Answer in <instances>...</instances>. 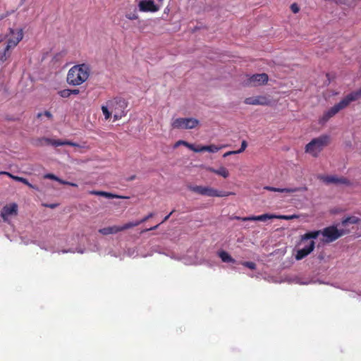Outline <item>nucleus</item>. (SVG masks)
Segmentation results:
<instances>
[{"label": "nucleus", "mask_w": 361, "mask_h": 361, "mask_svg": "<svg viewBox=\"0 0 361 361\" xmlns=\"http://www.w3.org/2000/svg\"><path fill=\"white\" fill-rule=\"evenodd\" d=\"M58 94L63 98H68L71 96V92L69 89H64L60 90Z\"/></svg>", "instance_id": "30"}, {"label": "nucleus", "mask_w": 361, "mask_h": 361, "mask_svg": "<svg viewBox=\"0 0 361 361\" xmlns=\"http://www.w3.org/2000/svg\"><path fill=\"white\" fill-rule=\"evenodd\" d=\"M22 177H19V176H14L13 175V176H11V178L15 180H17V181H20V179H21Z\"/></svg>", "instance_id": "45"}, {"label": "nucleus", "mask_w": 361, "mask_h": 361, "mask_svg": "<svg viewBox=\"0 0 361 361\" xmlns=\"http://www.w3.org/2000/svg\"><path fill=\"white\" fill-rule=\"evenodd\" d=\"M135 178V176H133L132 177L130 178V180H133Z\"/></svg>", "instance_id": "49"}, {"label": "nucleus", "mask_w": 361, "mask_h": 361, "mask_svg": "<svg viewBox=\"0 0 361 361\" xmlns=\"http://www.w3.org/2000/svg\"><path fill=\"white\" fill-rule=\"evenodd\" d=\"M321 180H322L324 183H335L338 184V177L335 176H322Z\"/></svg>", "instance_id": "23"}, {"label": "nucleus", "mask_w": 361, "mask_h": 361, "mask_svg": "<svg viewBox=\"0 0 361 361\" xmlns=\"http://www.w3.org/2000/svg\"><path fill=\"white\" fill-rule=\"evenodd\" d=\"M188 188L197 194L204 195L207 197H228L231 195H234L232 192H226L223 190H219L212 187L202 186V185H188Z\"/></svg>", "instance_id": "5"}, {"label": "nucleus", "mask_w": 361, "mask_h": 361, "mask_svg": "<svg viewBox=\"0 0 361 361\" xmlns=\"http://www.w3.org/2000/svg\"><path fill=\"white\" fill-rule=\"evenodd\" d=\"M18 205L16 203H12L4 206L1 210V216L4 221H8V216L11 215H17Z\"/></svg>", "instance_id": "13"}, {"label": "nucleus", "mask_w": 361, "mask_h": 361, "mask_svg": "<svg viewBox=\"0 0 361 361\" xmlns=\"http://www.w3.org/2000/svg\"><path fill=\"white\" fill-rule=\"evenodd\" d=\"M89 193L91 195H98V196H102L106 198L109 199H128V197L123 196V195H118L116 194H113L111 192H105V191H99V190H90L89 191Z\"/></svg>", "instance_id": "17"}, {"label": "nucleus", "mask_w": 361, "mask_h": 361, "mask_svg": "<svg viewBox=\"0 0 361 361\" xmlns=\"http://www.w3.org/2000/svg\"><path fill=\"white\" fill-rule=\"evenodd\" d=\"M109 107L108 106L107 104L106 106H104V105L102 106V108H101L106 120L109 119L111 116V112L109 111Z\"/></svg>", "instance_id": "27"}, {"label": "nucleus", "mask_w": 361, "mask_h": 361, "mask_svg": "<svg viewBox=\"0 0 361 361\" xmlns=\"http://www.w3.org/2000/svg\"><path fill=\"white\" fill-rule=\"evenodd\" d=\"M360 97L361 87L356 91H353L349 93L344 98H343L338 103L336 104L328 111H325L320 118V123H324L327 122L331 118L334 116L340 111L348 107L351 102L359 99Z\"/></svg>", "instance_id": "2"}, {"label": "nucleus", "mask_w": 361, "mask_h": 361, "mask_svg": "<svg viewBox=\"0 0 361 361\" xmlns=\"http://www.w3.org/2000/svg\"><path fill=\"white\" fill-rule=\"evenodd\" d=\"M90 66L86 63L73 66L67 75V82L69 85L77 86L85 82L90 74Z\"/></svg>", "instance_id": "3"}, {"label": "nucleus", "mask_w": 361, "mask_h": 361, "mask_svg": "<svg viewBox=\"0 0 361 361\" xmlns=\"http://www.w3.org/2000/svg\"><path fill=\"white\" fill-rule=\"evenodd\" d=\"M276 219H286V220H289V219H291L293 218V216H285V215H281V216H276Z\"/></svg>", "instance_id": "38"}, {"label": "nucleus", "mask_w": 361, "mask_h": 361, "mask_svg": "<svg viewBox=\"0 0 361 361\" xmlns=\"http://www.w3.org/2000/svg\"><path fill=\"white\" fill-rule=\"evenodd\" d=\"M290 9L293 13H298L300 11V8L296 3H293L290 5Z\"/></svg>", "instance_id": "34"}, {"label": "nucleus", "mask_w": 361, "mask_h": 361, "mask_svg": "<svg viewBox=\"0 0 361 361\" xmlns=\"http://www.w3.org/2000/svg\"><path fill=\"white\" fill-rule=\"evenodd\" d=\"M23 33L22 30H19L16 33V39L13 40L10 39L7 41L6 47L2 51H0V64L3 63L4 61L7 60V59L10 56L11 54L9 50L12 48H14L19 42L23 39Z\"/></svg>", "instance_id": "7"}, {"label": "nucleus", "mask_w": 361, "mask_h": 361, "mask_svg": "<svg viewBox=\"0 0 361 361\" xmlns=\"http://www.w3.org/2000/svg\"><path fill=\"white\" fill-rule=\"evenodd\" d=\"M244 103L248 105L270 106L272 103V101L267 96L259 95L245 98Z\"/></svg>", "instance_id": "10"}, {"label": "nucleus", "mask_w": 361, "mask_h": 361, "mask_svg": "<svg viewBox=\"0 0 361 361\" xmlns=\"http://www.w3.org/2000/svg\"><path fill=\"white\" fill-rule=\"evenodd\" d=\"M315 247V242L310 240L308 242V247H302L297 250L295 257L297 260H301L309 255Z\"/></svg>", "instance_id": "12"}, {"label": "nucleus", "mask_w": 361, "mask_h": 361, "mask_svg": "<svg viewBox=\"0 0 361 361\" xmlns=\"http://www.w3.org/2000/svg\"><path fill=\"white\" fill-rule=\"evenodd\" d=\"M125 16L129 20H137L138 18V15L135 8L133 10V11L127 12Z\"/></svg>", "instance_id": "28"}, {"label": "nucleus", "mask_w": 361, "mask_h": 361, "mask_svg": "<svg viewBox=\"0 0 361 361\" xmlns=\"http://www.w3.org/2000/svg\"><path fill=\"white\" fill-rule=\"evenodd\" d=\"M108 106L114 112V121L121 119L126 115L127 101L121 97H114L106 102Z\"/></svg>", "instance_id": "6"}, {"label": "nucleus", "mask_w": 361, "mask_h": 361, "mask_svg": "<svg viewBox=\"0 0 361 361\" xmlns=\"http://www.w3.org/2000/svg\"><path fill=\"white\" fill-rule=\"evenodd\" d=\"M310 240H312V239H310V240H308L304 243H299V245H302V244H305V247H308V242L310 241Z\"/></svg>", "instance_id": "46"}, {"label": "nucleus", "mask_w": 361, "mask_h": 361, "mask_svg": "<svg viewBox=\"0 0 361 361\" xmlns=\"http://www.w3.org/2000/svg\"><path fill=\"white\" fill-rule=\"evenodd\" d=\"M138 6L140 11L142 12H156L159 10L158 6L152 0H142Z\"/></svg>", "instance_id": "14"}, {"label": "nucleus", "mask_w": 361, "mask_h": 361, "mask_svg": "<svg viewBox=\"0 0 361 361\" xmlns=\"http://www.w3.org/2000/svg\"><path fill=\"white\" fill-rule=\"evenodd\" d=\"M220 149H221V147H217L214 145H211L202 146L200 147V150H204V152L207 151L209 152L215 153V152H217Z\"/></svg>", "instance_id": "24"}, {"label": "nucleus", "mask_w": 361, "mask_h": 361, "mask_svg": "<svg viewBox=\"0 0 361 361\" xmlns=\"http://www.w3.org/2000/svg\"><path fill=\"white\" fill-rule=\"evenodd\" d=\"M346 232L343 229H338L335 226L326 227L322 231H313L307 232L300 237V243H304L310 239H316L320 234L325 238L323 240L324 243H329L338 239L340 237L345 234Z\"/></svg>", "instance_id": "1"}, {"label": "nucleus", "mask_w": 361, "mask_h": 361, "mask_svg": "<svg viewBox=\"0 0 361 361\" xmlns=\"http://www.w3.org/2000/svg\"><path fill=\"white\" fill-rule=\"evenodd\" d=\"M207 171L209 172L214 173L216 175L221 176L224 177V178H226L229 176V171L224 166H221L218 169H215L214 168L209 167L207 169Z\"/></svg>", "instance_id": "18"}, {"label": "nucleus", "mask_w": 361, "mask_h": 361, "mask_svg": "<svg viewBox=\"0 0 361 361\" xmlns=\"http://www.w3.org/2000/svg\"><path fill=\"white\" fill-rule=\"evenodd\" d=\"M154 213H152V212L149 213V214L145 216L144 218H142V219L138 221L140 222V224L147 221L150 218H152L154 216Z\"/></svg>", "instance_id": "36"}, {"label": "nucleus", "mask_w": 361, "mask_h": 361, "mask_svg": "<svg viewBox=\"0 0 361 361\" xmlns=\"http://www.w3.org/2000/svg\"><path fill=\"white\" fill-rule=\"evenodd\" d=\"M331 142V137L324 134L312 139L305 145V152L313 157H317Z\"/></svg>", "instance_id": "4"}, {"label": "nucleus", "mask_w": 361, "mask_h": 361, "mask_svg": "<svg viewBox=\"0 0 361 361\" xmlns=\"http://www.w3.org/2000/svg\"><path fill=\"white\" fill-rule=\"evenodd\" d=\"M276 217V215L274 214H264L259 216H250L243 218H239L238 219H241L243 221H265L268 219H274Z\"/></svg>", "instance_id": "16"}, {"label": "nucleus", "mask_w": 361, "mask_h": 361, "mask_svg": "<svg viewBox=\"0 0 361 361\" xmlns=\"http://www.w3.org/2000/svg\"><path fill=\"white\" fill-rule=\"evenodd\" d=\"M269 80L268 75L267 73H257L250 76L247 80L244 82V85L256 87L258 85H264Z\"/></svg>", "instance_id": "9"}, {"label": "nucleus", "mask_w": 361, "mask_h": 361, "mask_svg": "<svg viewBox=\"0 0 361 361\" xmlns=\"http://www.w3.org/2000/svg\"><path fill=\"white\" fill-rule=\"evenodd\" d=\"M202 147V146H198V147H195V146L192 145V148H190V149L192 150V151H193V152H204V150H199V149H200V147Z\"/></svg>", "instance_id": "39"}, {"label": "nucleus", "mask_w": 361, "mask_h": 361, "mask_svg": "<svg viewBox=\"0 0 361 361\" xmlns=\"http://www.w3.org/2000/svg\"><path fill=\"white\" fill-rule=\"evenodd\" d=\"M180 145H184L185 147H187L188 148H192V144H190L189 142H186V141H184V140H178V142H176V144L174 145V147L176 148L178 147V146Z\"/></svg>", "instance_id": "29"}, {"label": "nucleus", "mask_w": 361, "mask_h": 361, "mask_svg": "<svg viewBox=\"0 0 361 361\" xmlns=\"http://www.w3.org/2000/svg\"><path fill=\"white\" fill-rule=\"evenodd\" d=\"M247 147V142L245 140H243L241 142L240 148L238 150H236V152H238L239 154L242 153L243 152H244L245 150Z\"/></svg>", "instance_id": "33"}, {"label": "nucleus", "mask_w": 361, "mask_h": 361, "mask_svg": "<svg viewBox=\"0 0 361 361\" xmlns=\"http://www.w3.org/2000/svg\"><path fill=\"white\" fill-rule=\"evenodd\" d=\"M57 205H58L57 204H44V207H49L51 209H54V208L56 207Z\"/></svg>", "instance_id": "41"}, {"label": "nucleus", "mask_w": 361, "mask_h": 361, "mask_svg": "<svg viewBox=\"0 0 361 361\" xmlns=\"http://www.w3.org/2000/svg\"><path fill=\"white\" fill-rule=\"evenodd\" d=\"M264 190L271 191V192H286V193H293L300 191L307 190V188H274L271 186H265L264 188Z\"/></svg>", "instance_id": "15"}, {"label": "nucleus", "mask_w": 361, "mask_h": 361, "mask_svg": "<svg viewBox=\"0 0 361 361\" xmlns=\"http://www.w3.org/2000/svg\"><path fill=\"white\" fill-rule=\"evenodd\" d=\"M19 30H22V31H23V30H22V29H19V30H16V31H15V30H13V29L10 28V34H11V37H9V38H8V41L10 39H12L15 40V39H16V33H17V32H18V31H19Z\"/></svg>", "instance_id": "35"}, {"label": "nucleus", "mask_w": 361, "mask_h": 361, "mask_svg": "<svg viewBox=\"0 0 361 361\" xmlns=\"http://www.w3.org/2000/svg\"><path fill=\"white\" fill-rule=\"evenodd\" d=\"M25 1V0H20L21 4H24Z\"/></svg>", "instance_id": "48"}, {"label": "nucleus", "mask_w": 361, "mask_h": 361, "mask_svg": "<svg viewBox=\"0 0 361 361\" xmlns=\"http://www.w3.org/2000/svg\"><path fill=\"white\" fill-rule=\"evenodd\" d=\"M174 212H175V210L171 211V212H170L167 216H166L164 218L163 221H162L160 224H157V225H156V226H152V227H151V228H146V229L143 230L141 233H145V232H147V231H154V230H156V229L159 227V226L160 224H161L164 223L165 221H166L169 219V217L171 216V215Z\"/></svg>", "instance_id": "25"}, {"label": "nucleus", "mask_w": 361, "mask_h": 361, "mask_svg": "<svg viewBox=\"0 0 361 361\" xmlns=\"http://www.w3.org/2000/svg\"><path fill=\"white\" fill-rule=\"evenodd\" d=\"M338 184H344L346 185H350L351 183L346 178L341 177V178H338Z\"/></svg>", "instance_id": "32"}, {"label": "nucleus", "mask_w": 361, "mask_h": 361, "mask_svg": "<svg viewBox=\"0 0 361 361\" xmlns=\"http://www.w3.org/2000/svg\"><path fill=\"white\" fill-rule=\"evenodd\" d=\"M8 14H9L8 12H7L5 14L0 15V20L5 18L6 17H7L8 16Z\"/></svg>", "instance_id": "47"}, {"label": "nucleus", "mask_w": 361, "mask_h": 361, "mask_svg": "<svg viewBox=\"0 0 361 361\" xmlns=\"http://www.w3.org/2000/svg\"><path fill=\"white\" fill-rule=\"evenodd\" d=\"M199 124V121L193 118H178L171 123L173 128L192 129Z\"/></svg>", "instance_id": "8"}, {"label": "nucleus", "mask_w": 361, "mask_h": 361, "mask_svg": "<svg viewBox=\"0 0 361 361\" xmlns=\"http://www.w3.org/2000/svg\"><path fill=\"white\" fill-rule=\"evenodd\" d=\"M360 221V219L355 216H346L342 219L341 225L346 226L348 224H357Z\"/></svg>", "instance_id": "21"}, {"label": "nucleus", "mask_w": 361, "mask_h": 361, "mask_svg": "<svg viewBox=\"0 0 361 361\" xmlns=\"http://www.w3.org/2000/svg\"><path fill=\"white\" fill-rule=\"evenodd\" d=\"M44 178H48V179L56 180L63 185H71L72 187H78V185L76 183L63 180L53 173H47V174L44 175Z\"/></svg>", "instance_id": "19"}, {"label": "nucleus", "mask_w": 361, "mask_h": 361, "mask_svg": "<svg viewBox=\"0 0 361 361\" xmlns=\"http://www.w3.org/2000/svg\"><path fill=\"white\" fill-rule=\"evenodd\" d=\"M44 115L46 116L49 118H52V114L49 111H45L44 113Z\"/></svg>", "instance_id": "43"}, {"label": "nucleus", "mask_w": 361, "mask_h": 361, "mask_svg": "<svg viewBox=\"0 0 361 361\" xmlns=\"http://www.w3.org/2000/svg\"><path fill=\"white\" fill-rule=\"evenodd\" d=\"M118 232H121V229H119V226H118L105 227L99 230V233L104 235L115 234Z\"/></svg>", "instance_id": "20"}, {"label": "nucleus", "mask_w": 361, "mask_h": 361, "mask_svg": "<svg viewBox=\"0 0 361 361\" xmlns=\"http://www.w3.org/2000/svg\"><path fill=\"white\" fill-rule=\"evenodd\" d=\"M41 116H42L41 113L38 114V115H37L38 117H40Z\"/></svg>", "instance_id": "50"}, {"label": "nucleus", "mask_w": 361, "mask_h": 361, "mask_svg": "<svg viewBox=\"0 0 361 361\" xmlns=\"http://www.w3.org/2000/svg\"><path fill=\"white\" fill-rule=\"evenodd\" d=\"M20 182L24 183L25 185H27L30 188H34L33 185L31 183H30L29 181L26 178H25L22 177Z\"/></svg>", "instance_id": "37"}, {"label": "nucleus", "mask_w": 361, "mask_h": 361, "mask_svg": "<svg viewBox=\"0 0 361 361\" xmlns=\"http://www.w3.org/2000/svg\"><path fill=\"white\" fill-rule=\"evenodd\" d=\"M4 174L6 175L7 176L10 177L11 178V176H13V174L10 173L9 172L6 171H0V175Z\"/></svg>", "instance_id": "44"}, {"label": "nucleus", "mask_w": 361, "mask_h": 361, "mask_svg": "<svg viewBox=\"0 0 361 361\" xmlns=\"http://www.w3.org/2000/svg\"><path fill=\"white\" fill-rule=\"evenodd\" d=\"M71 95V94H78L80 93V90L78 89L70 90Z\"/></svg>", "instance_id": "42"}, {"label": "nucleus", "mask_w": 361, "mask_h": 361, "mask_svg": "<svg viewBox=\"0 0 361 361\" xmlns=\"http://www.w3.org/2000/svg\"><path fill=\"white\" fill-rule=\"evenodd\" d=\"M239 154L238 152H236V150L235 151H229V152H226L224 154V157H226L229 155H231V154Z\"/></svg>", "instance_id": "40"}, {"label": "nucleus", "mask_w": 361, "mask_h": 361, "mask_svg": "<svg viewBox=\"0 0 361 361\" xmlns=\"http://www.w3.org/2000/svg\"><path fill=\"white\" fill-rule=\"evenodd\" d=\"M219 257L224 262L235 263V260L227 252L221 250L218 253Z\"/></svg>", "instance_id": "22"}, {"label": "nucleus", "mask_w": 361, "mask_h": 361, "mask_svg": "<svg viewBox=\"0 0 361 361\" xmlns=\"http://www.w3.org/2000/svg\"><path fill=\"white\" fill-rule=\"evenodd\" d=\"M242 264L244 267H247L252 270H254L256 269V264L252 262H242Z\"/></svg>", "instance_id": "31"}, {"label": "nucleus", "mask_w": 361, "mask_h": 361, "mask_svg": "<svg viewBox=\"0 0 361 361\" xmlns=\"http://www.w3.org/2000/svg\"><path fill=\"white\" fill-rule=\"evenodd\" d=\"M138 225H140V222L138 221L134 222H128L121 226H119V229H121V231H123L128 228L137 226Z\"/></svg>", "instance_id": "26"}, {"label": "nucleus", "mask_w": 361, "mask_h": 361, "mask_svg": "<svg viewBox=\"0 0 361 361\" xmlns=\"http://www.w3.org/2000/svg\"><path fill=\"white\" fill-rule=\"evenodd\" d=\"M39 142L40 145H51L55 147L69 145L73 147H80V146L78 144L69 140H53L47 137H42L39 140Z\"/></svg>", "instance_id": "11"}]
</instances>
